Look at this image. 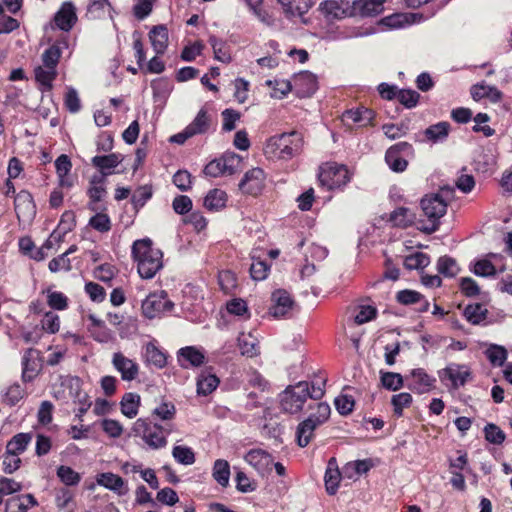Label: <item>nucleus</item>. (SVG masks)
<instances>
[{"instance_id":"obj_20","label":"nucleus","mask_w":512,"mask_h":512,"mask_svg":"<svg viewBox=\"0 0 512 512\" xmlns=\"http://www.w3.org/2000/svg\"><path fill=\"white\" fill-rule=\"evenodd\" d=\"M396 299L403 305H416L415 310L418 312H426L429 309V302L422 294L414 290H401L397 293Z\"/></svg>"},{"instance_id":"obj_29","label":"nucleus","mask_w":512,"mask_h":512,"mask_svg":"<svg viewBox=\"0 0 512 512\" xmlns=\"http://www.w3.org/2000/svg\"><path fill=\"white\" fill-rule=\"evenodd\" d=\"M212 125V116L206 109V107H202L197 113L194 120L187 126L188 129L192 132V134L199 135L205 134L210 130Z\"/></svg>"},{"instance_id":"obj_50","label":"nucleus","mask_w":512,"mask_h":512,"mask_svg":"<svg viewBox=\"0 0 512 512\" xmlns=\"http://www.w3.org/2000/svg\"><path fill=\"white\" fill-rule=\"evenodd\" d=\"M172 455L178 463L183 465H192L195 462V454L187 446H175L172 450Z\"/></svg>"},{"instance_id":"obj_39","label":"nucleus","mask_w":512,"mask_h":512,"mask_svg":"<svg viewBox=\"0 0 512 512\" xmlns=\"http://www.w3.org/2000/svg\"><path fill=\"white\" fill-rule=\"evenodd\" d=\"M31 440L32 435L30 433H18L8 441L6 445V451L9 454L19 456L26 450Z\"/></svg>"},{"instance_id":"obj_8","label":"nucleus","mask_w":512,"mask_h":512,"mask_svg":"<svg viewBox=\"0 0 512 512\" xmlns=\"http://www.w3.org/2000/svg\"><path fill=\"white\" fill-rule=\"evenodd\" d=\"M173 303L166 298V293L162 291L160 294L152 293L142 302V312L145 317L153 319L161 313L171 311Z\"/></svg>"},{"instance_id":"obj_9","label":"nucleus","mask_w":512,"mask_h":512,"mask_svg":"<svg viewBox=\"0 0 512 512\" xmlns=\"http://www.w3.org/2000/svg\"><path fill=\"white\" fill-rule=\"evenodd\" d=\"M283 9L286 18L295 20L298 18L300 23L308 25L310 19L305 17V14L312 8V0H278Z\"/></svg>"},{"instance_id":"obj_41","label":"nucleus","mask_w":512,"mask_h":512,"mask_svg":"<svg viewBox=\"0 0 512 512\" xmlns=\"http://www.w3.org/2000/svg\"><path fill=\"white\" fill-rule=\"evenodd\" d=\"M213 478L222 487H226L229 484L230 465L228 461L224 459L215 461L213 466Z\"/></svg>"},{"instance_id":"obj_15","label":"nucleus","mask_w":512,"mask_h":512,"mask_svg":"<svg viewBox=\"0 0 512 512\" xmlns=\"http://www.w3.org/2000/svg\"><path fill=\"white\" fill-rule=\"evenodd\" d=\"M244 459L262 475L270 472L273 465L272 455L263 449H251Z\"/></svg>"},{"instance_id":"obj_5","label":"nucleus","mask_w":512,"mask_h":512,"mask_svg":"<svg viewBox=\"0 0 512 512\" xmlns=\"http://www.w3.org/2000/svg\"><path fill=\"white\" fill-rule=\"evenodd\" d=\"M309 383L300 381L288 386L280 394V405L284 412L294 414L302 410L304 403L309 398Z\"/></svg>"},{"instance_id":"obj_22","label":"nucleus","mask_w":512,"mask_h":512,"mask_svg":"<svg viewBox=\"0 0 512 512\" xmlns=\"http://www.w3.org/2000/svg\"><path fill=\"white\" fill-rule=\"evenodd\" d=\"M68 46L69 43L67 37H62L58 39L54 44H52L43 52L41 56L42 63L45 66H49L56 69L63 49H67Z\"/></svg>"},{"instance_id":"obj_13","label":"nucleus","mask_w":512,"mask_h":512,"mask_svg":"<svg viewBox=\"0 0 512 512\" xmlns=\"http://www.w3.org/2000/svg\"><path fill=\"white\" fill-rule=\"evenodd\" d=\"M41 369L40 352L34 348L25 350L22 357V379L24 382L32 381Z\"/></svg>"},{"instance_id":"obj_6","label":"nucleus","mask_w":512,"mask_h":512,"mask_svg":"<svg viewBox=\"0 0 512 512\" xmlns=\"http://www.w3.org/2000/svg\"><path fill=\"white\" fill-rule=\"evenodd\" d=\"M318 179L322 186L331 190L346 185L350 176L345 166L330 164L321 168Z\"/></svg>"},{"instance_id":"obj_32","label":"nucleus","mask_w":512,"mask_h":512,"mask_svg":"<svg viewBox=\"0 0 512 512\" xmlns=\"http://www.w3.org/2000/svg\"><path fill=\"white\" fill-rule=\"evenodd\" d=\"M38 502L32 494L12 497L5 504L6 512H27L29 506H37Z\"/></svg>"},{"instance_id":"obj_59","label":"nucleus","mask_w":512,"mask_h":512,"mask_svg":"<svg viewBox=\"0 0 512 512\" xmlns=\"http://www.w3.org/2000/svg\"><path fill=\"white\" fill-rule=\"evenodd\" d=\"M334 404L341 415H348L353 411L355 402L352 396L341 394L335 398Z\"/></svg>"},{"instance_id":"obj_51","label":"nucleus","mask_w":512,"mask_h":512,"mask_svg":"<svg viewBox=\"0 0 512 512\" xmlns=\"http://www.w3.org/2000/svg\"><path fill=\"white\" fill-rule=\"evenodd\" d=\"M373 467V463L371 459H363L357 460L354 462H350L345 466L344 473L347 474L349 478L354 476L353 473H349L350 470L356 475H361L367 473Z\"/></svg>"},{"instance_id":"obj_35","label":"nucleus","mask_w":512,"mask_h":512,"mask_svg":"<svg viewBox=\"0 0 512 512\" xmlns=\"http://www.w3.org/2000/svg\"><path fill=\"white\" fill-rule=\"evenodd\" d=\"M334 463V459H331L328 462V466L324 476L326 491L329 495L336 494L341 479V473L339 469L336 466H334Z\"/></svg>"},{"instance_id":"obj_38","label":"nucleus","mask_w":512,"mask_h":512,"mask_svg":"<svg viewBox=\"0 0 512 512\" xmlns=\"http://www.w3.org/2000/svg\"><path fill=\"white\" fill-rule=\"evenodd\" d=\"M227 194L215 188L210 190L204 198V206L210 211H218L226 206Z\"/></svg>"},{"instance_id":"obj_53","label":"nucleus","mask_w":512,"mask_h":512,"mask_svg":"<svg viewBox=\"0 0 512 512\" xmlns=\"http://www.w3.org/2000/svg\"><path fill=\"white\" fill-rule=\"evenodd\" d=\"M57 476L67 486L77 485L81 480L79 473L74 471L71 467L64 465L58 467Z\"/></svg>"},{"instance_id":"obj_55","label":"nucleus","mask_w":512,"mask_h":512,"mask_svg":"<svg viewBox=\"0 0 512 512\" xmlns=\"http://www.w3.org/2000/svg\"><path fill=\"white\" fill-rule=\"evenodd\" d=\"M221 116L223 119L222 130L230 132L236 128V122L240 119L241 114L234 109L227 108L222 111Z\"/></svg>"},{"instance_id":"obj_45","label":"nucleus","mask_w":512,"mask_h":512,"mask_svg":"<svg viewBox=\"0 0 512 512\" xmlns=\"http://www.w3.org/2000/svg\"><path fill=\"white\" fill-rule=\"evenodd\" d=\"M209 44L213 48L214 57L220 62L228 63L231 60L228 45L225 41L218 39L215 36L209 37Z\"/></svg>"},{"instance_id":"obj_44","label":"nucleus","mask_w":512,"mask_h":512,"mask_svg":"<svg viewBox=\"0 0 512 512\" xmlns=\"http://www.w3.org/2000/svg\"><path fill=\"white\" fill-rule=\"evenodd\" d=\"M385 161L389 168L397 173L405 171L408 166V161L400 153L390 148L386 151Z\"/></svg>"},{"instance_id":"obj_30","label":"nucleus","mask_w":512,"mask_h":512,"mask_svg":"<svg viewBox=\"0 0 512 512\" xmlns=\"http://www.w3.org/2000/svg\"><path fill=\"white\" fill-rule=\"evenodd\" d=\"M144 360L148 365L161 369L166 366L167 356L154 343H147L144 349Z\"/></svg>"},{"instance_id":"obj_34","label":"nucleus","mask_w":512,"mask_h":512,"mask_svg":"<svg viewBox=\"0 0 512 512\" xmlns=\"http://www.w3.org/2000/svg\"><path fill=\"white\" fill-rule=\"evenodd\" d=\"M141 398L134 392H127L120 401L121 412L128 418H134L138 414Z\"/></svg>"},{"instance_id":"obj_64","label":"nucleus","mask_w":512,"mask_h":512,"mask_svg":"<svg viewBox=\"0 0 512 512\" xmlns=\"http://www.w3.org/2000/svg\"><path fill=\"white\" fill-rule=\"evenodd\" d=\"M89 225L99 231L108 232L111 229V222L107 214L97 213L89 220Z\"/></svg>"},{"instance_id":"obj_42","label":"nucleus","mask_w":512,"mask_h":512,"mask_svg":"<svg viewBox=\"0 0 512 512\" xmlns=\"http://www.w3.org/2000/svg\"><path fill=\"white\" fill-rule=\"evenodd\" d=\"M319 10L330 18H342L346 15V10L343 7V2L339 3L336 0H325L320 3Z\"/></svg>"},{"instance_id":"obj_57","label":"nucleus","mask_w":512,"mask_h":512,"mask_svg":"<svg viewBox=\"0 0 512 512\" xmlns=\"http://www.w3.org/2000/svg\"><path fill=\"white\" fill-rule=\"evenodd\" d=\"M485 439L492 444H502L505 433L495 424L489 423L484 428Z\"/></svg>"},{"instance_id":"obj_16","label":"nucleus","mask_w":512,"mask_h":512,"mask_svg":"<svg viewBox=\"0 0 512 512\" xmlns=\"http://www.w3.org/2000/svg\"><path fill=\"white\" fill-rule=\"evenodd\" d=\"M273 305L269 309V314L274 318L286 317L292 309L293 301L288 292L277 290L272 294Z\"/></svg>"},{"instance_id":"obj_14","label":"nucleus","mask_w":512,"mask_h":512,"mask_svg":"<svg viewBox=\"0 0 512 512\" xmlns=\"http://www.w3.org/2000/svg\"><path fill=\"white\" fill-rule=\"evenodd\" d=\"M406 379L410 380L408 388L418 394L430 391L436 383V379L428 375L422 368L413 369Z\"/></svg>"},{"instance_id":"obj_61","label":"nucleus","mask_w":512,"mask_h":512,"mask_svg":"<svg viewBox=\"0 0 512 512\" xmlns=\"http://www.w3.org/2000/svg\"><path fill=\"white\" fill-rule=\"evenodd\" d=\"M473 273L477 276L489 277L497 273L496 267L487 259L478 260L474 264Z\"/></svg>"},{"instance_id":"obj_28","label":"nucleus","mask_w":512,"mask_h":512,"mask_svg":"<svg viewBox=\"0 0 512 512\" xmlns=\"http://www.w3.org/2000/svg\"><path fill=\"white\" fill-rule=\"evenodd\" d=\"M218 377L213 374L209 369L201 371L197 378V394L198 395H209L219 385Z\"/></svg>"},{"instance_id":"obj_37","label":"nucleus","mask_w":512,"mask_h":512,"mask_svg":"<svg viewBox=\"0 0 512 512\" xmlns=\"http://www.w3.org/2000/svg\"><path fill=\"white\" fill-rule=\"evenodd\" d=\"M317 427L318 425H316V423L309 418L305 419L298 425L296 431V438L297 443L300 447H306L310 443L314 435V430Z\"/></svg>"},{"instance_id":"obj_26","label":"nucleus","mask_w":512,"mask_h":512,"mask_svg":"<svg viewBox=\"0 0 512 512\" xmlns=\"http://www.w3.org/2000/svg\"><path fill=\"white\" fill-rule=\"evenodd\" d=\"M97 483L118 495L122 496L128 492V487L125 485L124 480L111 472L101 473L97 476Z\"/></svg>"},{"instance_id":"obj_11","label":"nucleus","mask_w":512,"mask_h":512,"mask_svg":"<svg viewBox=\"0 0 512 512\" xmlns=\"http://www.w3.org/2000/svg\"><path fill=\"white\" fill-rule=\"evenodd\" d=\"M439 377L442 381L448 379L451 382L452 388L458 389L471 379V372L466 365L451 363L439 371Z\"/></svg>"},{"instance_id":"obj_33","label":"nucleus","mask_w":512,"mask_h":512,"mask_svg":"<svg viewBox=\"0 0 512 512\" xmlns=\"http://www.w3.org/2000/svg\"><path fill=\"white\" fill-rule=\"evenodd\" d=\"M415 214L406 207L396 208L389 214L388 222L394 227L407 228L413 224Z\"/></svg>"},{"instance_id":"obj_25","label":"nucleus","mask_w":512,"mask_h":512,"mask_svg":"<svg viewBox=\"0 0 512 512\" xmlns=\"http://www.w3.org/2000/svg\"><path fill=\"white\" fill-rule=\"evenodd\" d=\"M105 184L106 179L103 175H93L90 179V187L87 193L90 198L89 208L93 211L98 209L95 203L100 202L107 193Z\"/></svg>"},{"instance_id":"obj_10","label":"nucleus","mask_w":512,"mask_h":512,"mask_svg":"<svg viewBox=\"0 0 512 512\" xmlns=\"http://www.w3.org/2000/svg\"><path fill=\"white\" fill-rule=\"evenodd\" d=\"M265 172L259 167L248 170L239 183V189L242 193L256 196L265 186Z\"/></svg>"},{"instance_id":"obj_23","label":"nucleus","mask_w":512,"mask_h":512,"mask_svg":"<svg viewBox=\"0 0 512 512\" xmlns=\"http://www.w3.org/2000/svg\"><path fill=\"white\" fill-rule=\"evenodd\" d=\"M375 118V112L366 107H358L356 109L347 110L343 113V120L358 124L360 127L372 125Z\"/></svg>"},{"instance_id":"obj_40","label":"nucleus","mask_w":512,"mask_h":512,"mask_svg":"<svg viewBox=\"0 0 512 512\" xmlns=\"http://www.w3.org/2000/svg\"><path fill=\"white\" fill-rule=\"evenodd\" d=\"M487 309L480 303L467 305L463 311L464 317L473 325H478L486 319Z\"/></svg>"},{"instance_id":"obj_12","label":"nucleus","mask_w":512,"mask_h":512,"mask_svg":"<svg viewBox=\"0 0 512 512\" xmlns=\"http://www.w3.org/2000/svg\"><path fill=\"white\" fill-rule=\"evenodd\" d=\"M113 367L121 374L124 381H133L139 374V365L121 352H115L112 356Z\"/></svg>"},{"instance_id":"obj_19","label":"nucleus","mask_w":512,"mask_h":512,"mask_svg":"<svg viewBox=\"0 0 512 512\" xmlns=\"http://www.w3.org/2000/svg\"><path fill=\"white\" fill-rule=\"evenodd\" d=\"M177 359L182 368L188 369L189 367L201 366L204 363L205 356L199 349L187 346L178 351Z\"/></svg>"},{"instance_id":"obj_18","label":"nucleus","mask_w":512,"mask_h":512,"mask_svg":"<svg viewBox=\"0 0 512 512\" xmlns=\"http://www.w3.org/2000/svg\"><path fill=\"white\" fill-rule=\"evenodd\" d=\"M123 161V156L118 153H111L104 156H95L92 158V164L99 169L95 175H103L106 179L107 176L113 173L116 168Z\"/></svg>"},{"instance_id":"obj_63","label":"nucleus","mask_w":512,"mask_h":512,"mask_svg":"<svg viewBox=\"0 0 512 512\" xmlns=\"http://www.w3.org/2000/svg\"><path fill=\"white\" fill-rule=\"evenodd\" d=\"M155 2L156 0H136V4L133 7L134 16L139 20H143L152 12Z\"/></svg>"},{"instance_id":"obj_27","label":"nucleus","mask_w":512,"mask_h":512,"mask_svg":"<svg viewBox=\"0 0 512 512\" xmlns=\"http://www.w3.org/2000/svg\"><path fill=\"white\" fill-rule=\"evenodd\" d=\"M151 45L157 55L163 54L168 46V29L165 25H156L149 32Z\"/></svg>"},{"instance_id":"obj_4","label":"nucleus","mask_w":512,"mask_h":512,"mask_svg":"<svg viewBox=\"0 0 512 512\" xmlns=\"http://www.w3.org/2000/svg\"><path fill=\"white\" fill-rule=\"evenodd\" d=\"M132 431L135 436L141 437L151 449H160L167 445L163 427L152 424L149 419H137L132 426Z\"/></svg>"},{"instance_id":"obj_7","label":"nucleus","mask_w":512,"mask_h":512,"mask_svg":"<svg viewBox=\"0 0 512 512\" xmlns=\"http://www.w3.org/2000/svg\"><path fill=\"white\" fill-rule=\"evenodd\" d=\"M14 209L19 223L30 224L36 216V205L32 194L21 190L15 195Z\"/></svg>"},{"instance_id":"obj_36","label":"nucleus","mask_w":512,"mask_h":512,"mask_svg":"<svg viewBox=\"0 0 512 512\" xmlns=\"http://www.w3.org/2000/svg\"><path fill=\"white\" fill-rule=\"evenodd\" d=\"M450 128L451 126L448 122H438L426 128L424 135L429 141H432L433 143L442 142L447 139Z\"/></svg>"},{"instance_id":"obj_46","label":"nucleus","mask_w":512,"mask_h":512,"mask_svg":"<svg viewBox=\"0 0 512 512\" xmlns=\"http://www.w3.org/2000/svg\"><path fill=\"white\" fill-rule=\"evenodd\" d=\"M437 270L445 277H454L458 274L459 267L455 259L445 255L438 259Z\"/></svg>"},{"instance_id":"obj_60","label":"nucleus","mask_w":512,"mask_h":512,"mask_svg":"<svg viewBox=\"0 0 512 512\" xmlns=\"http://www.w3.org/2000/svg\"><path fill=\"white\" fill-rule=\"evenodd\" d=\"M152 197V188L150 186L139 187L132 195V203L136 209L145 205V203Z\"/></svg>"},{"instance_id":"obj_58","label":"nucleus","mask_w":512,"mask_h":512,"mask_svg":"<svg viewBox=\"0 0 512 512\" xmlns=\"http://www.w3.org/2000/svg\"><path fill=\"white\" fill-rule=\"evenodd\" d=\"M41 327L44 331L54 334L60 329V318L54 312H47L41 320Z\"/></svg>"},{"instance_id":"obj_31","label":"nucleus","mask_w":512,"mask_h":512,"mask_svg":"<svg viewBox=\"0 0 512 512\" xmlns=\"http://www.w3.org/2000/svg\"><path fill=\"white\" fill-rule=\"evenodd\" d=\"M35 80L40 84L42 91H50L53 87V81L57 77V69L44 64L34 69Z\"/></svg>"},{"instance_id":"obj_52","label":"nucleus","mask_w":512,"mask_h":512,"mask_svg":"<svg viewBox=\"0 0 512 512\" xmlns=\"http://www.w3.org/2000/svg\"><path fill=\"white\" fill-rule=\"evenodd\" d=\"M218 282L221 290L226 294L231 293L237 287V278L230 270L219 272Z\"/></svg>"},{"instance_id":"obj_56","label":"nucleus","mask_w":512,"mask_h":512,"mask_svg":"<svg viewBox=\"0 0 512 512\" xmlns=\"http://www.w3.org/2000/svg\"><path fill=\"white\" fill-rule=\"evenodd\" d=\"M419 98L420 94L411 89H403L397 93V99L399 102L409 109L415 107L418 104Z\"/></svg>"},{"instance_id":"obj_47","label":"nucleus","mask_w":512,"mask_h":512,"mask_svg":"<svg viewBox=\"0 0 512 512\" xmlns=\"http://www.w3.org/2000/svg\"><path fill=\"white\" fill-rule=\"evenodd\" d=\"M381 384L387 390L396 391L403 387V377L395 372H380Z\"/></svg>"},{"instance_id":"obj_48","label":"nucleus","mask_w":512,"mask_h":512,"mask_svg":"<svg viewBox=\"0 0 512 512\" xmlns=\"http://www.w3.org/2000/svg\"><path fill=\"white\" fill-rule=\"evenodd\" d=\"M384 134L391 140L405 136L409 131V122L401 121L398 124H384L382 126Z\"/></svg>"},{"instance_id":"obj_1","label":"nucleus","mask_w":512,"mask_h":512,"mask_svg":"<svg viewBox=\"0 0 512 512\" xmlns=\"http://www.w3.org/2000/svg\"><path fill=\"white\" fill-rule=\"evenodd\" d=\"M303 146V135L298 131H291L270 137L263 152L270 160H290L302 152Z\"/></svg>"},{"instance_id":"obj_24","label":"nucleus","mask_w":512,"mask_h":512,"mask_svg":"<svg viewBox=\"0 0 512 512\" xmlns=\"http://www.w3.org/2000/svg\"><path fill=\"white\" fill-rule=\"evenodd\" d=\"M77 20L75 7L71 2H65L54 17L55 24L63 31H69Z\"/></svg>"},{"instance_id":"obj_2","label":"nucleus","mask_w":512,"mask_h":512,"mask_svg":"<svg viewBox=\"0 0 512 512\" xmlns=\"http://www.w3.org/2000/svg\"><path fill=\"white\" fill-rule=\"evenodd\" d=\"M132 255L137 262L138 273L143 279L153 278L163 266L162 252L153 247V242L149 238L136 240L132 246Z\"/></svg>"},{"instance_id":"obj_62","label":"nucleus","mask_w":512,"mask_h":512,"mask_svg":"<svg viewBox=\"0 0 512 512\" xmlns=\"http://www.w3.org/2000/svg\"><path fill=\"white\" fill-rule=\"evenodd\" d=\"M22 489V484L14 479L0 476V497L19 492Z\"/></svg>"},{"instance_id":"obj_3","label":"nucleus","mask_w":512,"mask_h":512,"mask_svg":"<svg viewBox=\"0 0 512 512\" xmlns=\"http://www.w3.org/2000/svg\"><path fill=\"white\" fill-rule=\"evenodd\" d=\"M420 205L428 221L427 225L422 226L421 231L432 234L439 228L440 219L447 211V203L440 194L436 193L424 196Z\"/></svg>"},{"instance_id":"obj_21","label":"nucleus","mask_w":512,"mask_h":512,"mask_svg":"<svg viewBox=\"0 0 512 512\" xmlns=\"http://www.w3.org/2000/svg\"><path fill=\"white\" fill-rule=\"evenodd\" d=\"M296 92L300 97H310L318 89L317 79L310 72L300 73L294 79Z\"/></svg>"},{"instance_id":"obj_43","label":"nucleus","mask_w":512,"mask_h":512,"mask_svg":"<svg viewBox=\"0 0 512 512\" xmlns=\"http://www.w3.org/2000/svg\"><path fill=\"white\" fill-rule=\"evenodd\" d=\"M430 264V257L423 252L410 254L404 259V267L408 270H422Z\"/></svg>"},{"instance_id":"obj_17","label":"nucleus","mask_w":512,"mask_h":512,"mask_svg":"<svg viewBox=\"0 0 512 512\" xmlns=\"http://www.w3.org/2000/svg\"><path fill=\"white\" fill-rule=\"evenodd\" d=\"M386 0H355L352 5L351 15L369 17L382 12Z\"/></svg>"},{"instance_id":"obj_54","label":"nucleus","mask_w":512,"mask_h":512,"mask_svg":"<svg viewBox=\"0 0 512 512\" xmlns=\"http://www.w3.org/2000/svg\"><path fill=\"white\" fill-rule=\"evenodd\" d=\"M412 403V396L407 392H402L392 396L391 404L394 414L398 417L402 416L403 409Z\"/></svg>"},{"instance_id":"obj_49","label":"nucleus","mask_w":512,"mask_h":512,"mask_svg":"<svg viewBox=\"0 0 512 512\" xmlns=\"http://www.w3.org/2000/svg\"><path fill=\"white\" fill-rule=\"evenodd\" d=\"M485 355L493 366H502L507 358V351L499 345H490Z\"/></svg>"}]
</instances>
